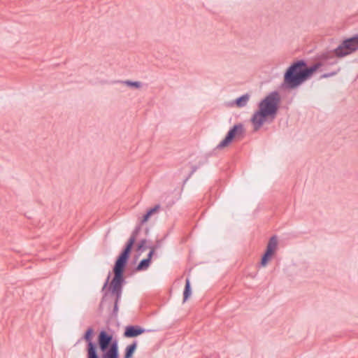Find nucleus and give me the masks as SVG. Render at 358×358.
<instances>
[{
  "instance_id": "nucleus-1",
  "label": "nucleus",
  "mask_w": 358,
  "mask_h": 358,
  "mask_svg": "<svg viewBox=\"0 0 358 358\" xmlns=\"http://www.w3.org/2000/svg\"><path fill=\"white\" fill-rule=\"evenodd\" d=\"M280 102V94L274 91L258 103V110L253 113L250 119L255 131H257L268 119H271V121L275 119Z\"/></svg>"
},
{
  "instance_id": "nucleus-2",
  "label": "nucleus",
  "mask_w": 358,
  "mask_h": 358,
  "mask_svg": "<svg viewBox=\"0 0 358 358\" xmlns=\"http://www.w3.org/2000/svg\"><path fill=\"white\" fill-rule=\"evenodd\" d=\"M313 73V66L307 67L303 60L292 64L284 75L282 87L286 89H294L304 82Z\"/></svg>"
},
{
  "instance_id": "nucleus-3",
  "label": "nucleus",
  "mask_w": 358,
  "mask_h": 358,
  "mask_svg": "<svg viewBox=\"0 0 358 358\" xmlns=\"http://www.w3.org/2000/svg\"><path fill=\"white\" fill-rule=\"evenodd\" d=\"M113 338L112 334L106 331H100L97 341L100 350L104 352L102 358H118L117 342Z\"/></svg>"
},
{
  "instance_id": "nucleus-4",
  "label": "nucleus",
  "mask_w": 358,
  "mask_h": 358,
  "mask_svg": "<svg viewBox=\"0 0 358 358\" xmlns=\"http://www.w3.org/2000/svg\"><path fill=\"white\" fill-rule=\"evenodd\" d=\"M358 50V34L344 39L341 44L334 50L337 57H343Z\"/></svg>"
},
{
  "instance_id": "nucleus-5",
  "label": "nucleus",
  "mask_w": 358,
  "mask_h": 358,
  "mask_svg": "<svg viewBox=\"0 0 358 358\" xmlns=\"http://www.w3.org/2000/svg\"><path fill=\"white\" fill-rule=\"evenodd\" d=\"M244 128L243 124H235L232 128L229 129L227 134L225 138L217 145V149H222L228 146L233 139L236 138H241L244 134Z\"/></svg>"
},
{
  "instance_id": "nucleus-6",
  "label": "nucleus",
  "mask_w": 358,
  "mask_h": 358,
  "mask_svg": "<svg viewBox=\"0 0 358 358\" xmlns=\"http://www.w3.org/2000/svg\"><path fill=\"white\" fill-rule=\"evenodd\" d=\"M94 334V331L93 328L90 327L87 329L85 334L83 335V339L87 343V358H99L96 352V346L92 342Z\"/></svg>"
},
{
  "instance_id": "nucleus-7",
  "label": "nucleus",
  "mask_w": 358,
  "mask_h": 358,
  "mask_svg": "<svg viewBox=\"0 0 358 358\" xmlns=\"http://www.w3.org/2000/svg\"><path fill=\"white\" fill-rule=\"evenodd\" d=\"M132 248H125L118 257L113 268L114 274L123 275L124 268L127 262Z\"/></svg>"
},
{
  "instance_id": "nucleus-8",
  "label": "nucleus",
  "mask_w": 358,
  "mask_h": 358,
  "mask_svg": "<svg viewBox=\"0 0 358 358\" xmlns=\"http://www.w3.org/2000/svg\"><path fill=\"white\" fill-rule=\"evenodd\" d=\"M124 282L123 275L114 274V277L110 285V289L113 294L117 296V301H119L122 295V287Z\"/></svg>"
},
{
  "instance_id": "nucleus-9",
  "label": "nucleus",
  "mask_w": 358,
  "mask_h": 358,
  "mask_svg": "<svg viewBox=\"0 0 358 358\" xmlns=\"http://www.w3.org/2000/svg\"><path fill=\"white\" fill-rule=\"evenodd\" d=\"M321 62H315V73L320 69L322 66H325L327 64L333 65L337 63V60L332 55L331 53L327 52L322 54L321 57Z\"/></svg>"
},
{
  "instance_id": "nucleus-10",
  "label": "nucleus",
  "mask_w": 358,
  "mask_h": 358,
  "mask_svg": "<svg viewBox=\"0 0 358 358\" xmlns=\"http://www.w3.org/2000/svg\"><path fill=\"white\" fill-rule=\"evenodd\" d=\"M145 329L138 326H128L126 327L124 336L127 338H133L143 334Z\"/></svg>"
},
{
  "instance_id": "nucleus-11",
  "label": "nucleus",
  "mask_w": 358,
  "mask_h": 358,
  "mask_svg": "<svg viewBox=\"0 0 358 358\" xmlns=\"http://www.w3.org/2000/svg\"><path fill=\"white\" fill-rule=\"evenodd\" d=\"M151 248L152 249L148 252V257L140 262V263L138 264V265L136 267V270L143 271V270H146L149 267L152 256L154 254V248Z\"/></svg>"
},
{
  "instance_id": "nucleus-12",
  "label": "nucleus",
  "mask_w": 358,
  "mask_h": 358,
  "mask_svg": "<svg viewBox=\"0 0 358 358\" xmlns=\"http://www.w3.org/2000/svg\"><path fill=\"white\" fill-rule=\"evenodd\" d=\"M276 248H267L266 252L264 254L262 260L261 265L263 267L266 266L268 263L271 261L272 257L275 252Z\"/></svg>"
},
{
  "instance_id": "nucleus-13",
  "label": "nucleus",
  "mask_w": 358,
  "mask_h": 358,
  "mask_svg": "<svg viewBox=\"0 0 358 358\" xmlns=\"http://www.w3.org/2000/svg\"><path fill=\"white\" fill-rule=\"evenodd\" d=\"M141 230V226L136 227L124 246H134V244L137 240L138 234Z\"/></svg>"
},
{
  "instance_id": "nucleus-14",
  "label": "nucleus",
  "mask_w": 358,
  "mask_h": 358,
  "mask_svg": "<svg viewBox=\"0 0 358 358\" xmlns=\"http://www.w3.org/2000/svg\"><path fill=\"white\" fill-rule=\"evenodd\" d=\"M115 83H122L126 86L130 87H134L136 89H140L142 87L143 84L140 81H131L129 80H118L115 81Z\"/></svg>"
},
{
  "instance_id": "nucleus-15",
  "label": "nucleus",
  "mask_w": 358,
  "mask_h": 358,
  "mask_svg": "<svg viewBox=\"0 0 358 358\" xmlns=\"http://www.w3.org/2000/svg\"><path fill=\"white\" fill-rule=\"evenodd\" d=\"M159 208H160V206L156 205L153 208L148 210V212L146 213V214L143 215V217L141 221V223L143 224V223L146 222L151 215H152L153 214H155L159 211Z\"/></svg>"
},
{
  "instance_id": "nucleus-16",
  "label": "nucleus",
  "mask_w": 358,
  "mask_h": 358,
  "mask_svg": "<svg viewBox=\"0 0 358 358\" xmlns=\"http://www.w3.org/2000/svg\"><path fill=\"white\" fill-rule=\"evenodd\" d=\"M250 99V95L248 94H243L241 96L238 97L236 99L235 103L236 105L239 107L242 108L247 105L248 101Z\"/></svg>"
},
{
  "instance_id": "nucleus-17",
  "label": "nucleus",
  "mask_w": 358,
  "mask_h": 358,
  "mask_svg": "<svg viewBox=\"0 0 358 358\" xmlns=\"http://www.w3.org/2000/svg\"><path fill=\"white\" fill-rule=\"evenodd\" d=\"M191 293L190 281L189 278H187L185 280V286L183 292V302H185L189 298Z\"/></svg>"
},
{
  "instance_id": "nucleus-18",
  "label": "nucleus",
  "mask_w": 358,
  "mask_h": 358,
  "mask_svg": "<svg viewBox=\"0 0 358 358\" xmlns=\"http://www.w3.org/2000/svg\"><path fill=\"white\" fill-rule=\"evenodd\" d=\"M137 344L136 342L131 343V345H128L126 348L125 350V355L124 358H131L136 349Z\"/></svg>"
},
{
  "instance_id": "nucleus-19",
  "label": "nucleus",
  "mask_w": 358,
  "mask_h": 358,
  "mask_svg": "<svg viewBox=\"0 0 358 358\" xmlns=\"http://www.w3.org/2000/svg\"><path fill=\"white\" fill-rule=\"evenodd\" d=\"M341 71V68H338L337 69L334 70V71H332L329 73H325L324 74H322V76H320V77L319 78V79H322V78H329V77H331V76H336L338 73V72Z\"/></svg>"
},
{
  "instance_id": "nucleus-20",
  "label": "nucleus",
  "mask_w": 358,
  "mask_h": 358,
  "mask_svg": "<svg viewBox=\"0 0 358 358\" xmlns=\"http://www.w3.org/2000/svg\"><path fill=\"white\" fill-rule=\"evenodd\" d=\"M278 244V237L276 236H273L266 246H277Z\"/></svg>"
},
{
  "instance_id": "nucleus-21",
  "label": "nucleus",
  "mask_w": 358,
  "mask_h": 358,
  "mask_svg": "<svg viewBox=\"0 0 358 358\" xmlns=\"http://www.w3.org/2000/svg\"><path fill=\"white\" fill-rule=\"evenodd\" d=\"M147 241L145 239H142L139 241L136 246H146Z\"/></svg>"
},
{
  "instance_id": "nucleus-22",
  "label": "nucleus",
  "mask_w": 358,
  "mask_h": 358,
  "mask_svg": "<svg viewBox=\"0 0 358 358\" xmlns=\"http://www.w3.org/2000/svg\"><path fill=\"white\" fill-rule=\"evenodd\" d=\"M119 301H117V296L115 297V305H114V308H113V312L115 313H116L117 311H118V307H117V303H118Z\"/></svg>"
},
{
  "instance_id": "nucleus-23",
  "label": "nucleus",
  "mask_w": 358,
  "mask_h": 358,
  "mask_svg": "<svg viewBox=\"0 0 358 358\" xmlns=\"http://www.w3.org/2000/svg\"><path fill=\"white\" fill-rule=\"evenodd\" d=\"M138 249L141 250L142 252H144L145 250V249H147V248L145 247H143V248H138Z\"/></svg>"
},
{
  "instance_id": "nucleus-24",
  "label": "nucleus",
  "mask_w": 358,
  "mask_h": 358,
  "mask_svg": "<svg viewBox=\"0 0 358 358\" xmlns=\"http://www.w3.org/2000/svg\"><path fill=\"white\" fill-rule=\"evenodd\" d=\"M195 170H196V168H194L193 170H192V172L191 173V174H192L193 172L195 171Z\"/></svg>"
}]
</instances>
